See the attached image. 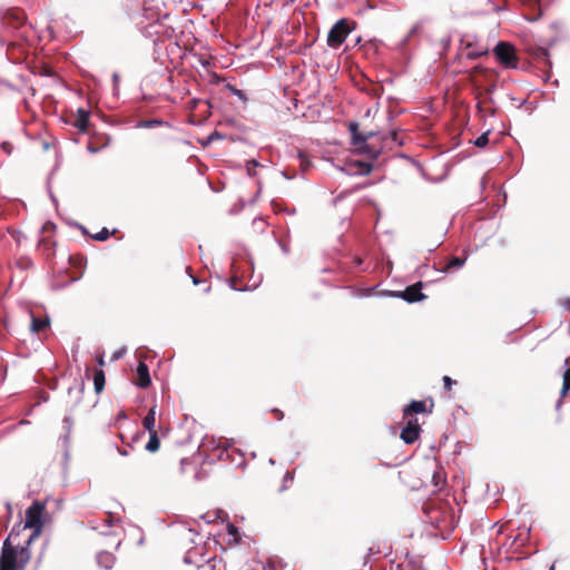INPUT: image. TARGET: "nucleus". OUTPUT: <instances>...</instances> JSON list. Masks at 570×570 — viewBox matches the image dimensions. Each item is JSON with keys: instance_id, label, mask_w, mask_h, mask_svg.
<instances>
[{"instance_id": "obj_1", "label": "nucleus", "mask_w": 570, "mask_h": 570, "mask_svg": "<svg viewBox=\"0 0 570 570\" xmlns=\"http://www.w3.org/2000/svg\"><path fill=\"white\" fill-rule=\"evenodd\" d=\"M29 546L19 550L10 544L9 538L4 540L0 556V570H24L30 560Z\"/></svg>"}, {"instance_id": "obj_2", "label": "nucleus", "mask_w": 570, "mask_h": 570, "mask_svg": "<svg viewBox=\"0 0 570 570\" xmlns=\"http://www.w3.org/2000/svg\"><path fill=\"white\" fill-rule=\"evenodd\" d=\"M348 129L351 131V142L357 151L367 155L371 159H377L382 151L381 148L373 142H368V139L373 138L375 134L372 131L367 135L360 134L357 122H351Z\"/></svg>"}, {"instance_id": "obj_3", "label": "nucleus", "mask_w": 570, "mask_h": 570, "mask_svg": "<svg viewBox=\"0 0 570 570\" xmlns=\"http://www.w3.org/2000/svg\"><path fill=\"white\" fill-rule=\"evenodd\" d=\"M43 509V503L35 501L26 511L24 528L33 530L32 534L27 541L28 544H30L33 541V539L37 538L41 532L43 525L41 520Z\"/></svg>"}, {"instance_id": "obj_4", "label": "nucleus", "mask_w": 570, "mask_h": 570, "mask_svg": "<svg viewBox=\"0 0 570 570\" xmlns=\"http://www.w3.org/2000/svg\"><path fill=\"white\" fill-rule=\"evenodd\" d=\"M354 28L351 27V22L346 18H342L335 22L327 35V46L336 49L338 48L352 32Z\"/></svg>"}, {"instance_id": "obj_5", "label": "nucleus", "mask_w": 570, "mask_h": 570, "mask_svg": "<svg viewBox=\"0 0 570 570\" xmlns=\"http://www.w3.org/2000/svg\"><path fill=\"white\" fill-rule=\"evenodd\" d=\"M497 60L507 69H515L518 57L514 47L505 41H500L493 49Z\"/></svg>"}, {"instance_id": "obj_6", "label": "nucleus", "mask_w": 570, "mask_h": 570, "mask_svg": "<svg viewBox=\"0 0 570 570\" xmlns=\"http://www.w3.org/2000/svg\"><path fill=\"white\" fill-rule=\"evenodd\" d=\"M420 432L421 426L417 422V419L410 420L407 424L402 429L401 439L404 441V443L412 444L419 439Z\"/></svg>"}, {"instance_id": "obj_7", "label": "nucleus", "mask_w": 570, "mask_h": 570, "mask_svg": "<svg viewBox=\"0 0 570 570\" xmlns=\"http://www.w3.org/2000/svg\"><path fill=\"white\" fill-rule=\"evenodd\" d=\"M24 22V16L22 12L7 11L1 20L4 29L12 31L18 29Z\"/></svg>"}, {"instance_id": "obj_8", "label": "nucleus", "mask_w": 570, "mask_h": 570, "mask_svg": "<svg viewBox=\"0 0 570 570\" xmlns=\"http://www.w3.org/2000/svg\"><path fill=\"white\" fill-rule=\"evenodd\" d=\"M422 282H417L413 285L407 286L403 291V294L405 295L404 301L407 303H416L424 301L426 298V295L422 293Z\"/></svg>"}, {"instance_id": "obj_9", "label": "nucleus", "mask_w": 570, "mask_h": 570, "mask_svg": "<svg viewBox=\"0 0 570 570\" xmlns=\"http://www.w3.org/2000/svg\"><path fill=\"white\" fill-rule=\"evenodd\" d=\"M150 383L151 379L147 364L145 362H139L137 366V381L135 384L141 389H146Z\"/></svg>"}, {"instance_id": "obj_10", "label": "nucleus", "mask_w": 570, "mask_h": 570, "mask_svg": "<svg viewBox=\"0 0 570 570\" xmlns=\"http://www.w3.org/2000/svg\"><path fill=\"white\" fill-rule=\"evenodd\" d=\"M461 43L463 46L464 55H465L466 59H469V60H475V59L488 53V50L484 48H480V49L474 48L471 41L463 39L461 41Z\"/></svg>"}, {"instance_id": "obj_11", "label": "nucleus", "mask_w": 570, "mask_h": 570, "mask_svg": "<svg viewBox=\"0 0 570 570\" xmlns=\"http://www.w3.org/2000/svg\"><path fill=\"white\" fill-rule=\"evenodd\" d=\"M96 560H97V564L100 568L109 570V569L112 568L116 558H115V556L112 553H110L108 551H100V552L97 553Z\"/></svg>"}, {"instance_id": "obj_12", "label": "nucleus", "mask_w": 570, "mask_h": 570, "mask_svg": "<svg viewBox=\"0 0 570 570\" xmlns=\"http://www.w3.org/2000/svg\"><path fill=\"white\" fill-rule=\"evenodd\" d=\"M88 124H89V111H87L82 108L78 109L75 126L79 130L86 131Z\"/></svg>"}, {"instance_id": "obj_13", "label": "nucleus", "mask_w": 570, "mask_h": 570, "mask_svg": "<svg viewBox=\"0 0 570 570\" xmlns=\"http://www.w3.org/2000/svg\"><path fill=\"white\" fill-rule=\"evenodd\" d=\"M50 322L48 317L39 318L32 315L30 328L33 333H40L49 326Z\"/></svg>"}, {"instance_id": "obj_14", "label": "nucleus", "mask_w": 570, "mask_h": 570, "mask_svg": "<svg viewBox=\"0 0 570 570\" xmlns=\"http://www.w3.org/2000/svg\"><path fill=\"white\" fill-rule=\"evenodd\" d=\"M404 415H412L425 412V403L423 401H412L404 410Z\"/></svg>"}, {"instance_id": "obj_15", "label": "nucleus", "mask_w": 570, "mask_h": 570, "mask_svg": "<svg viewBox=\"0 0 570 570\" xmlns=\"http://www.w3.org/2000/svg\"><path fill=\"white\" fill-rule=\"evenodd\" d=\"M155 422H156V405L149 409L147 415L144 417L142 424L144 428L148 432H156L155 430Z\"/></svg>"}, {"instance_id": "obj_16", "label": "nucleus", "mask_w": 570, "mask_h": 570, "mask_svg": "<svg viewBox=\"0 0 570 570\" xmlns=\"http://www.w3.org/2000/svg\"><path fill=\"white\" fill-rule=\"evenodd\" d=\"M236 281H238L237 272L233 271V276L229 278L230 288L234 291H240V292L253 291V289L257 288V286L261 283V278H259L257 282H254L252 285L247 284L245 287H236V285H235Z\"/></svg>"}, {"instance_id": "obj_17", "label": "nucleus", "mask_w": 570, "mask_h": 570, "mask_svg": "<svg viewBox=\"0 0 570 570\" xmlns=\"http://www.w3.org/2000/svg\"><path fill=\"white\" fill-rule=\"evenodd\" d=\"M149 433V440L146 444V450L149 452H156L160 446V441L158 438L157 432H148Z\"/></svg>"}, {"instance_id": "obj_18", "label": "nucleus", "mask_w": 570, "mask_h": 570, "mask_svg": "<svg viewBox=\"0 0 570 570\" xmlns=\"http://www.w3.org/2000/svg\"><path fill=\"white\" fill-rule=\"evenodd\" d=\"M95 391L99 394L105 387V373L102 370L97 371L94 374Z\"/></svg>"}, {"instance_id": "obj_19", "label": "nucleus", "mask_w": 570, "mask_h": 570, "mask_svg": "<svg viewBox=\"0 0 570 570\" xmlns=\"http://www.w3.org/2000/svg\"><path fill=\"white\" fill-rule=\"evenodd\" d=\"M62 424H63L65 434L61 436V439H62L63 443L66 444L69 442V438H70L72 424H73L71 416L66 415L62 420Z\"/></svg>"}, {"instance_id": "obj_20", "label": "nucleus", "mask_w": 570, "mask_h": 570, "mask_svg": "<svg viewBox=\"0 0 570 570\" xmlns=\"http://www.w3.org/2000/svg\"><path fill=\"white\" fill-rule=\"evenodd\" d=\"M465 264V258H461L458 256H454L451 258L449 264L443 269L444 272H450L451 269H459Z\"/></svg>"}, {"instance_id": "obj_21", "label": "nucleus", "mask_w": 570, "mask_h": 570, "mask_svg": "<svg viewBox=\"0 0 570 570\" xmlns=\"http://www.w3.org/2000/svg\"><path fill=\"white\" fill-rule=\"evenodd\" d=\"M163 125V120L159 119H148V120H140L137 122V128H154L157 126Z\"/></svg>"}, {"instance_id": "obj_22", "label": "nucleus", "mask_w": 570, "mask_h": 570, "mask_svg": "<svg viewBox=\"0 0 570 570\" xmlns=\"http://www.w3.org/2000/svg\"><path fill=\"white\" fill-rule=\"evenodd\" d=\"M489 135H490V130L483 132L482 135H480L474 141V146L475 147H479V148H484L488 144H489Z\"/></svg>"}, {"instance_id": "obj_23", "label": "nucleus", "mask_w": 570, "mask_h": 570, "mask_svg": "<svg viewBox=\"0 0 570 570\" xmlns=\"http://www.w3.org/2000/svg\"><path fill=\"white\" fill-rule=\"evenodd\" d=\"M569 390H570V368H568L563 374L561 396H564Z\"/></svg>"}, {"instance_id": "obj_24", "label": "nucleus", "mask_w": 570, "mask_h": 570, "mask_svg": "<svg viewBox=\"0 0 570 570\" xmlns=\"http://www.w3.org/2000/svg\"><path fill=\"white\" fill-rule=\"evenodd\" d=\"M109 236H110V232L106 227H104L100 232L92 235V239L98 240V242H104V240H107L109 238Z\"/></svg>"}, {"instance_id": "obj_25", "label": "nucleus", "mask_w": 570, "mask_h": 570, "mask_svg": "<svg viewBox=\"0 0 570 570\" xmlns=\"http://www.w3.org/2000/svg\"><path fill=\"white\" fill-rule=\"evenodd\" d=\"M432 481L436 489H441L444 484V479L442 478L440 472H434Z\"/></svg>"}, {"instance_id": "obj_26", "label": "nucleus", "mask_w": 570, "mask_h": 570, "mask_svg": "<svg viewBox=\"0 0 570 570\" xmlns=\"http://www.w3.org/2000/svg\"><path fill=\"white\" fill-rule=\"evenodd\" d=\"M258 166H259V164H258V161H256L255 159H250V160H248V161L246 163L247 174H248L249 176H254V175H255L254 169H255L256 167H258Z\"/></svg>"}, {"instance_id": "obj_27", "label": "nucleus", "mask_w": 570, "mask_h": 570, "mask_svg": "<svg viewBox=\"0 0 570 570\" xmlns=\"http://www.w3.org/2000/svg\"><path fill=\"white\" fill-rule=\"evenodd\" d=\"M294 480V472L287 471L283 478V485L281 490H285L287 488L286 483L292 482Z\"/></svg>"}, {"instance_id": "obj_28", "label": "nucleus", "mask_w": 570, "mask_h": 570, "mask_svg": "<svg viewBox=\"0 0 570 570\" xmlns=\"http://www.w3.org/2000/svg\"><path fill=\"white\" fill-rule=\"evenodd\" d=\"M451 45V38L449 36H445V37H442L440 39V47L443 49V50H446Z\"/></svg>"}, {"instance_id": "obj_29", "label": "nucleus", "mask_w": 570, "mask_h": 570, "mask_svg": "<svg viewBox=\"0 0 570 570\" xmlns=\"http://www.w3.org/2000/svg\"><path fill=\"white\" fill-rule=\"evenodd\" d=\"M220 511H218L215 515L210 514V513H206V514H203L200 518L206 522V523H210L215 520V518H219V514Z\"/></svg>"}, {"instance_id": "obj_30", "label": "nucleus", "mask_w": 570, "mask_h": 570, "mask_svg": "<svg viewBox=\"0 0 570 570\" xmlns=\"http://www.w3.org/2000/svg\"><path fill=\"white\" fill-rule=\"evenodd\" d=\"M443 383H444V389L450 391L452 385L455 383V381H453L450 376L445 375V376H443Z\"/></svg>"}, {"instance_id": "obj_31", "label": "nucleus", "mask_w": 570, "mask_h": 570, "mask_svg": "<svg viewBox=\"0 0 570 570\" xmlns=\"http://www.w3.org/2000/svg\"><path fill=\"white\" fill-rule=\"evenodd\" d=\"M230 91L233 92V95L237 96L239 99H243L245 100V94L240 90V89H237L235 87H232L230 88Z\"/></svg>"}, {"instance_id": "obj_32", "label": "nucleus", "mask_w": 570, "mask_h": 570, "mask_svg": "<svg viewBox=\"0 0 570 570\" xmlns=\"http://www.w3.org/2000/svg\"><path fill=\"white\" fill-rule=\"evenodd\" d=\"M119 80H120L119 75L117 72H114V75H112V82H114L115 90L118 89Z\"/></svg>"}, {"instance_id": "obj_33", "label": "nucleus", "mask_w": 570, "mask_h": 570, "mask_svg": "<svg viewBox=\"0 0 570 570\" xmlns=\"http://www.w3.org/2000/svg\"><path fill=\"white\" fill-rule=\"evenodd\" d=\"M112 522H114V519H112V515L111 514H107L106 518L104 519V524L109 528L112 525Z\"/></svg>"}, {"instance_id": "obj_34", "label": "nucleus", "mask_w": 570, "mask_h": 570, "mask_svg": "<svg viewBox=\"0 0 570 570\" xmlns=\"http://www.w3.org/2000/svg\"><path fill=\"white\" fill-rule=\"evenodd\" d=\"M390 296L392 297H397V298H402L404 299V294H403V291H395V292H390L389 294Z\"/></svg>"}, {"instance_id": "obj_35", "label": "nucleus", "mask_w": 570, "mask_h": 570, "mask_svg": "<svg viewBox=\"0 0 570 570\" xmlns=\"http://www.w3.org/2000/svg\"><path fill=\"white\" fill-rule=\"evenodd\" d=\"M420 29V26L419 24H415L411 28V30L409 31V35L406 37V39H409L410 37H412L413 35H415Z\"/></svg>"}, {"instance_id": "obj_36", "label": "nucleus", "mask_w": 570, "mask_h": 570, "mask_svg": "<svg viewBox=\"0 0 570 570\" xmlns=\"http://www.w3.org/2000/svg\"><path fill=\"white\" fill-rule=\"evenodd\" d=\"M282 176L286 179H293L295 177V173H288L287 170L282 171Z\"/></svg>"}, {"instance_id": "obj_37", "label": "nucleus", "mask_w": 570, "mask_h": 570, "mask_svg": "<svg viewBox=\"0 0 570 570\" xmlns=\"http://www.w3.org/2000/svg\"><path fill=\"white\" fill-rule=\"evenodd\" d=\"M124 354H125V350H119L114 353L112 360H118V358L122 357Z\"/></svg>"}, {"instance_id": "obj_38", "label": "nucleus", "mask_w": 570, "mask_h": 570, "mask_svg": "<svg viewBox=\"0 0 570 570\" xmlns=\"http://www.w3.org/2000/svg\"><path fill=\"white\" fill-rule=\"evenodd\" d=\"M495 87H497V86H495L494 83H493V85H491V86H489V87L485 89V94H487V95H489V96H490V95H492V94L494 92V90H495Z\"/></svg>"}, {"instance_id": "obj_39", "label": "nucleus", "mask_w": 570, "mask_h": 570, "mask_svg": "<svg viewBox=\"0 0 570 570\" xmlns=\"http://www.w3.org/2000/svg\"><path fill=\"white\" fill-rule=\"evenodd\" d=\"M273 412L276 414L277 420H282L284 417V413L281 410L274 409Z\"/></svg>"}, {"instance_id": "obj_40", "label": "nucleus", "mask_w": 570, "mask_h": 570, "mask_svg": "<svg viewBox=\"0 0 570 570\" xmlns=\"http://www.w3.org/2000/svg\"><path fill=\"white\" fill-rule=\"evenodd\" d=\"M87 149L91 154H96L99 151V148L94 147L91 144L88 145Z\"/></svg>"}, {"instance_id": "obj_41", "label": "nucleus", "mask_w": 570, "mask_h": 570, "mask_svg": "<svg viewBox=\"0 0 570 570\" xmlns=\"http://www.w3.org/2000/svg\"><path fill=\"white\" fill-rule=\"evenodd\" d=\"M361 166L364 168V171L367 174L372 170V166L367 163L361 164Z\"/></svg>"}, {"instance_id": "obj_42", "label": "nucleus", "mask_w": 570, "mask_h": 570, "mask_svg": "<svg viewBox=\"0 0 570 570\" xmlns=\"http://www.w3.org/2000/svg\"><path fill=\"white\" fill-rule=\"evenodd\" d=\"M184 561H185L186 563H190V562H191V552H190V551H189V552H187V554H186V556H185V558H184Z\"/></svg>"}, {"instance_id": "obj_43", "label": "nucleus", "mask_w": 570, "mask_h": 570, "mask_svg": "<svg viewBox=\"0 0 570 570\" xmlns=\"http://www.w3.org/2000/svg\"><path fill=\"white\" fill-rule=\"evenodd\" d=\"M117 419H118V420H125V419H127V415H126V413H125L124 411H120V412L118 413V415H117Z\"/></svg>"}, {"instance_id": "obj_44", "label": "nucleus", "mask_w": 570, "mask_h": 570, "mask_svg": "<svg viewBox=\"0 0 570 570\" xmlns=\"http://www.w3.org/2000/svg\"><path fill=\"white\" fill-rule=\"evenodd\" d=\"M563 306L570 312V299H567Z\"/></svg>"}, {"instance_id": "obj_45", "label": "nucleus", "mask_w": 570, "mask_h": 570, "mask_svg": "<svg viewBox=\"0 0 570 570\" xmlns=\"http://www.w3.org/2000/svg\"><path fill=\"white\" fill-rule=\"evenodd\" d=\"M391 138H392L393 141H396L397 140V134L395 131H393L391 134Z\"/></svg>"}, {"instance_id": "obj_46", "label": "nucleus", "mask_w": 570, "mask_h": 570, "mask_svg": "<svg viewBox=\"0 0 570 570\" xmlns=\"http://www.w3.org/2000/svg\"><path fill=\"white\" fill-rule=\"evenodd\" d=\"M190 461L188 459H181L180 465L189 464Z\"/></svg>"}, {"instance_id": "obj_47", "label": "nucleus", "mask_w": 570, "mask_h": 570, "mask_svg": "<svg viewBox=\"0 0 570 570\" xmlns=\"http://www.w3.org/2000/svg\"><path fill=\"white\" fill-rule=\"evenodd\" d=\"M118 451H119L120 455H124V456L128 455V451L127 450H118Z\"/></svg>"}, {"instance_id": "obj_48", "label": "nucleus", "mask_w": 570, "mask_h": 570, "mask_svg": "<svg viewBox=\"0 0 570 570\" xmlns=\"http://www.w3.org/2000/svg\"><path fill=\"white\" fill-rule=\"evenodd\" d=\"M77 226L81 229L82 234H87V229L82 225L77 224Z\"/></svg>"}, {"instance_id": "obj_49", "label": "nucleus", "mask_w": 570, "mask_h": 570, "mask_svg": "<svg viewBox=\"0 0 570 570\" xmlns=\"http://www.w3.org/2000/svg\"><path fill=\"white\" fill-rule=\"evenodd\" d=\"M50 198L52 199L53 203H57V198L55 197V195L52 193H50Z\"/></svg>"}, {"instance_id": "obj_50", "label": "nucleus", "mask_w": 570, "mask_h": 570, "mask_svg": "<svg viewBox=\"0 0 570 570\" xmlns=\"http://www.w3.org/2000/svg\"><path fill=\"white\" fill-rule=\"evenodd\" d=\"M8 147H9V144H7V142H4V144L2 145V148H3V149H6V150H8Z\"/></svg>"}, {"instance_id": "obj_51", "label": "nucleus", "mask_w": 570, "mask_h": 570, "mask_svg": "<svg viewBox=\"0 0 570 570\" xmlns=\"http://www.w3.org/2000/svg\"><path fill=\"white\" fill-rule=\"evenodd\" d=\"M193 283H194V284H198V283H199L198 278L193 277Z\"/></svg>"}, {"instance_id": "obj_52", "label": "nucleus", "mask_w": 570, "mask_h": 570, "mask_svg": "<svg viewBox=\"0 0 570 570\" xmlns=\"http://www.w3.org/2000/svg\"><path fill=\"white\" fill-rule=\"evenodd\" d=\"M268 462H269V464H271V465H274V464H275V460H274V459H269V461H268Z\"/></svg>"}, {"instance_id": "obj_53", "label": "nucleus", "mask_w": 570, "mask_h": 570, "mask_svg": "<svg viewBox=\"0 0 570 570\" xmlns=\"http://www.w3.org/2000/svg\"><path fill=\"white\" fill-rule=\"evenodd\" d=\"M543 55H544V57L548 59V56H549V55H548V51H547V50H543Z\"/></svg>"}, {"instance_id": "obj_54", "label": "nucleus", "mask_w": 570, "mask_h": 570, "mask_svg": "<svg viewBox=\"0 0 570 570\" xmlns=\"http://www.w3.org/2000/svg\"><path fill=\"white\" fill-rule=\"evenodd\" d=\"M282 249H283L284 253L288 252V249L285 246H282Z\"/></svg>"}, {"instance_id": "obj_55", "label": "nucleus", "mask_w": 570, "mask_h": 570, "mask_svg": "<svg viewBox=\"0 0 570 570\" xmlns=\"http://www.w3.org/2000/svg\"><path fill=\"white\" fill-rule=\"evenodd\" d=\"M475 70L476 71H483V69L481 67H475Z\"/></svg>"}, {"instance_id": "obj_56", "label": "nucleus", "mask_w": 570, "mask_h": 570, "mask_svg": "<svg viewBox=\"0 0 570 570\" xmlns=\"http://www.w3.org/2000/svg\"><path fill=\"white\" fill-rule=\"evenodd\" d=\"M229 533H230V534H233V533H234V528H233V527H230V528H229Z\"/></svg>"}, {"instance_id": "obj_57", "label": "nucleus", "mask_w": 570, "mask_h": 570, "mask_svg": "<svg viewBox=\"0 0 570 570\" xmlns=\"http://www.w3.org/2000/svg\"><path fill=\"white\" fill-rule=\"evenodd\" d=\"M550 570H554V567H553V566H551Z\"/></svg>"}]
</instances>
